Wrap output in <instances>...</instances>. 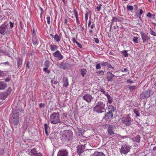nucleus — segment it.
I'll return each instance as SVG.
<instances>
[{
  "label": "nucleus",
  "mask_w": 156,
  "mask_h": 156,
  "mask_svg": "<svg viewBox=\"0 0 156 156\" xmlns=\"http://www.w3.org/2000/svg\"><path fill=\"white\" fill-rule=\"evenodd\" d=\"M61 138L63 142L69 143L73 139V133L70 130H68L62 135Z\"/></svg>",
  "instance_id": "obj_1"
},
{
  "label": "nucleus",
  "mask_w": 156,
  "mask_h": 156,
  "mask_svg": "<svg viewBox=\"0 0 156 156\" xmlns=\"http://www.w3.org/2000/svg\"><path fill=\"white\" fill-rule=\"evenodd\" d=\"M105 106V104L103 102L101 101L98 102L93 108L94 111L98 113L104 112L106 110Z\"/></svg>",
  "instance_id": "obj_2"
},
{
  "label": "nucleus",
  "mask_w": 156,
  "mask_h": 156,
  "mask_svg": "<svg viewBox=\"0 0 156 156\" xmlns=\"http://www.w3.org/2000/svg\"><path fill=\"white\" fill-rule=\"evenodd\" d=\"M49 120L52 124H56L60 123L61 121L60 119V115L59 112H54L50 116Z\"/></svg>",
  "instance_id": "obj_3"
},
{
  "label": "nucleus",
  "mask_w": 156,
  "mask_h": 156,
  "mask_svg": "<svg viewBox=\"0 0 156 156\" xmlns=\"http://www.w3.org/2000/svg\"><path fill=\"white\" fill-rule=\"evenodd\" d=\"M19 112L17 110H14L12 116V123L14 125H17L19 122Z\"/></svg>",
  "instance_id": "obj_4"
},
{
  "label": "nucleus",
  "mask_w": 156,
  "mask_h": 156,
  "mask_svg": "<svg viewBox=\"0 0 156 156\" xmlns=\"http://www.w3.org/2000/svg\"><path fill=\"white\" fill-rule=\"evenodd\" d=\"M154 93V92L153 91L151 90H148L143 92L140 95V98L142 99L147 98L152 95Z\"/></svg>",
  "instance_id": "obj_5"
},
{
  "label": "nucleus",
  "mask_w": 156,
  "mask_h": 156,
  "mask_svg": "<svg viewBox=\"0 0 156 156\" xmlns=\"http://www.w3.org/2000/svg\"><path fill=\"white\" fill-rule=\"evenodd\" d=\"M105 127L107 128V131L108 135L110 136H117V134L115 133L114 131V129H115V126L109 124H106L105 125Z\"/></svg>",
  "instance_id": "obj_6"
},
{
  "label": "nucleus",
  "mask_w": 156,
  "mask_h": 156,
  "mask_svg": "<svg viewBox=\"0 0 156 156\" xmlns=\"http://www.w3.org/2000/svg\"><path fill=\"white\" fill-rule=\"evenodd\" d=\"M130 147L126 144L122 145L121 148L120 150V151L121 154H126L130 151Z\"/></svg>",
  "instance_id": "obj_7"
},
{
  "label": "nucleus",
  "mask_w": 156,
  "mask_h": 156,
  "mask_svg": "<svg viewBox=\"0 0 156 156\" xmlns=\"http://www.w3.org/2000/svg\"><path fill=\"white\" fill-rule=\"evenodd\" d=\"M121 120L123 123L126 126H129L131 124V120L129 115H127L125 117H122Z\"/></svg>",
  "instance_id": "obj_8"
},
{
  "label": "nucleus",
  "mask_w": 156,
  "mask_h": 156,
  "mask_svg": "<svg viewBox=\"0 0 156 156\" xmlns=\"http://www.w3.org/2000/svg\"><path fill=\"white\" fill-rule=\"evenodd\" d=\"M52 55L57 61L60 60L63 58V56L58 50H57L55 52L53 53Z\"/></svg>",
  "instance_id": "obj_9"
},
{
  "label": "nucleus",
  "mask_w": 156,
  "mask_h": 156,
  "mask_svg": "<svg viewBox=\"0 0 156 156\" xmlns=\"http://www.w3.org/2000/svg\"><path fill=\"white\" fill-rule=\"evenodd\" d=\"M83 99L88 103H90L94 97L89 94H84L82 97Z\"/></svg>",
  "instance_id": "obj_10"
},
{
  "label": "nucleus",
  "mask_w": 156,
  "mask_h": 156,
  "mask_svg": "<svg viewBox=\"0 0 156 156\" xmlns=\"http://www.w3.org/2000/svg\"><path fill=\"white\" fill-rule=\"evenodd\" d=\"M85 145L86 144L80 145H78V146L76 147L77 153L79 155V156H80L81 154L83 153L85 150Z\"/></svg>",
  "instance_id": "obj_11"
},
{
  "label": "nucleus",
  "mask_w": 156,
  "mask_h": 156,
  "mask_svg": "<svg viewBox=\"0 0 156 156\" xmlns=\"http://www.w3.org/2000/svg\"><path fill=\"white\" fill-rule=\"evenodd\" d=\"M140 34L143 43H145L146 42H147V41L150 39V38L149 36H148L147 33L146 34L143 31H141L140 32Z\"/></svg>",
  "instance_id": "obj_12"
},
{
  "label": "nucleus",
  "mask_w": 156,
  "mask_h": 156,
  "mask_svg": "<svg viewBox=\"0 0 156 156\" xmlns=\"http://www.w3.org/2000/svg\"><path fill=\"white\" fill-rule=\"evenodd\" d=\"M8 24L6 23L3 24L0 26V34H5L6 30L7 29Z\"/></svg>",
  "instance_id": "obj_13"
},
{
  "label": "nucleus",
  "mask_w": 156,
  "mask_h": 156,
  "mask_svg": "<svg viewBox=\"0 0 156 156\" xmlns=\"http://www.w3.org/2000/svg\"><path fill=\"white\" fill-rule=\"evenodd\" d=\"M17 64V68L20 69L22 66L23 63V59L21 57L18 56L16 58Z\"/></svg>",
  "instance_id": "obj_14"
},
{
  "label": "nucleus",
  "mask_w": 156,
  "mask_h": 156,
  "mask_svg": "<svg viewBox=\"0 0 156 156\" xmlns=\"http://www.w3.org/2000/svg\"><path fill=\"white\" fill-rule=\"evenodd\" d=\"M68 151L67 150H60L58 151L57 156H68Z\"/></svg>",
  "instance_id": "obj_15"
},
{
  "label": "nucleus",
  "mask_w": 156,
  "mask_h": 156,
  "mask_svg": "<svg viewBox=\"0 0 156 156\" xmlns=\"http://www.w3.org/2000/svg\"><path fill=\"white\" fill-rule=\"evenodd\" d=\"M113 116V113L108 112L105 113L104 119L105 120L107 121L108 119H112Z\"/></svg>",
  "instance_id": "obj_16"
},
{
  "label": "nucleus",
  "mask_w": 156,
  "mask_h": 156,
  "mask_svg": "<svg viewBox=\"0 0 156 156\" xmlns=\"http://www.w3.org/2000/svg\"><path fill=\"white\" fill-rule=\"evenodd\" d=\"M115 76L110 72H108L107 73V79L108 82L112 80V78Z\"/></svg>",
  "instance_id": "obj_17"
},
{
  "label": "nucleus",
  "mask_w": 156,
  "mask_h": 156,
  "mask_svg": "<svg viewBox=\"0 0 156 156\" xmlns=\"http://www.w3.org/2000/svg\"><path fill=\"white\" fill-rule=\"evenodd\" d=\"M73 12L74 13V15L76 17V21L77 24L78 25H79L80 24V21L79 19L78 12L76 9L74 7V8L73 9Z\"/></svg>",
  "instance_id": "obj_18"
},
{
  "label": "nucleus",
  "mask_w": 156,
  "mask_h": 156,
  "mask_svg": "<svg viewBox=\"0 0 156 156\" xmlns=\"http://www.w3.org/2000/svg\"><path fill=\"white\" fill-rule=\"evenodd\" d=\"M62 81L63 83V86L65 87H66L69 85L68 79L67 77H63V78L62 79Z\"/></svg>",
  "instance_id": "obj_19"
},
{
  "label": "nucleus",
  "mask_w": 156,
  "mask_h": 156,
  "mask_svg": "<svg viewBox=\"0 0 156 156\" xmlns=\"http://www.w3.org/2000/svg\"><path fill=\"white\" fill-rule=\"evenodd\" d=\"M92 156H105V154L102 152H98L95 151L94 153L92 155Z\"/></svg>",
  "instance_id": "obj_20"
},
{
  "label": "nucleus",
  "mask_w": 156,
  "mask_h": 156,
  "mask_svg": "<svg viewBox=\"0 0 156 156\" xmlns=\"http://www.w3.org/2000/svg\"><path fill=\"white\" fill-rule=\"evenodd\" d=\"M58 66L59 68L60 69H66L67 68L66 66V63L62 62L59 65H58Z\"/></svg>",
  "instance_id": "obj_21"
},
{
  "label": "nucleus",
  "mask_w": 156,
  "mask_h": 156,
  "mask_svg": "<svg viewBox=\"0 0 156 156\" xmlns=\"http://www.w3.org/2000/svg\"><path fill=\"white\" fill-rule=\"evenodd\" d=\"M112 20L114 22H121L123 21V19L121 17H113L112 18Z\"/></svg>",
  "instance_id": "obj_22"
},
{
  "label": "nucleus",
  "mask_w": 156,
  "mask_h": 156,
  "mask_svg": "<svg viewBox=\"0 0 156 156\" xmlns=\"http://www.w3.org/2000/svg\"><path fill=\"white\" fill-rule=\"evenodd\" d=\"M108 112L113 113L115 112V108L112 105H109L108 106Z\"/></svg>",
  "instance_id": "obj_23"
},
{
  "label": "nucleus",
  "mask_w": 156,
  "mask_h": 156,
  "mask_svg": "<svg viewBox=\"0 0 156 156\" xmlns=\"http://www.w3.org/2000/svg\"><path fill=\"white\" fill-rule=\"evenodd\" d=\"M141 137L139 135L136 136L133 139V141L135 142L139 143L140 142Z\"/></svg>",
  "instance_id": "obj_24"
},
{
  "label": "nucleus",
  "mask_w": 156,
  "mask_h": 156,
  "mask_svg": "<svg viewBox=\"0 0 156 156\" xmlns=\"http://www.w3.org/2000/svg\"><path fill=\"white\" fill-rule=\"evenodd\" d=\"M79 71L80 72V74L83 77H84L87 72V69L85 68L83 69H80Z\"/></svg>",
  "instance_id": "obj_25"
},
{
  "label": "nucleus",
  "mask_w": 156,
  "mask_h": 156,
  "mask_svg": "<svg viewBox=\"0 0 156 156\" xmlns=\"http://www.w3.org/2000/svg\"><path fill=\"white\" fill-rule=\"evenodd\" d=\"M7 85L2 82H0V90H4L7 87Z\"/></svg>",
  "instance_id": "obj_26"
},
{
  "label": "nucleus",
  "mask_w": 156,
  "mask_h": 156,
  "mask_svg": "<svg viewBox=\"0 0 156 156\" xmlns=\"http://www.w3.org/2000/svg\"><path fill=\"white\" fill-rule=\"evenodd\" d=\"M8 95L5 93V92L1 93L0 94V98L2 100H5Z\"/></svg>",
  "instance_id": "obj_27"
},
{
  "label": "nucleus",
  "mask_w": 156,
  "mask_h": 156,
  "mask_svg": "<svg viewBox=\"0 0 156 156\" xmlns=\"http://www.w3.org/2000/svg\"><path fill=\"white\" fill-rule=\"evenodd\" d=\"M72 41L73 43H76L79 48H82V45L80 44L76 40L75 38H72Z\"/></svg>",
  "instance_id": "obj_28"
},
{
  "label": "nucleus",
  "mask_w": 156,
  "mask_h": 156,
  "mask_svg": "<svg viewBox=\"0 0 156 156\" xmlns=\"http://www.w3.org/2000/svg\"><path fill=\"white\" fill-rule=\"evenodd\" d=\"M50 48L52 51H54L58 49V46L56 45L51 44L50 46Z\"/></svg>",
  "instance_id": "obj_29"
},
{
  "label": "nucleus",
  "mask_w": 156,
  "mask_h": 156,
  "mask_svg": "<svg viewBox=\"0 0 156 156\" xmlns=\"http://www.w3.org/2000/svg\"><path fill=\"white\" fill-rule=\"evenodd\" d=\"M54 40L57 42H59L61 40L60 37L57 34L54 36Z\"/></svg>",
  "instance_id": "obj_30"
},
{
  "label": "nucleus",
  "mask_w": 156,
  "mask_h": 156,
  "mask_svg": "<svg viewBox=\"0 0 156 156\" xmlns=\"http://www.w3.org/2000/svg\"><path fill=\"white\" fill-rule=\"evenodd\" d=\"M128 88L130 91H132L136 89V86H129Z\"/></svg>",
  "instance_id": "obj_31"
},
{
  "label": "nucleus",
  "mask_w": 156,
  "mask_h": 156,
  "mask_svg": "<svg viewBox=\"0 0 156 156\" xmlns=\"http://www.w3.org/2000/svg\"><path fill=\"white\" fill-rule=\"evenodd\" d=\"M30 153H31V156L35 155L37 153V150L35 148L32 149L30 151Z\"/></svg>",
  "instance_id": "obj_32"
},
{
  "label": "nucleus",
  "mask_w": 156,
  "mask_h": 156,
  "mask_svg": "<svg viewBox=\"0 0 156 156\" xmlns=\"http://www.w3.org/2000/svg\"><path fill=\"white\" fill-rule=\"evenodd\" d=\"M107 98L108 100V103L110 104H111L113 101L112 98L110 95L107 96Z\"/></svg>",
  "instance_id": "obj_33"
},
{
  "label": "nucleus",
  "mask_w": 156,
  "mask_h": 156,
  "mask_svg": "<svg viewBox=\"0 0 156 156\" xmlns=\"http://www.w3.org/2000/svg\"><path fill=\"white\" fill-rule=\"evenodd\" d=\"M33 44L36 45H37L38 43V41L36 37L33 38L32 39Z\"/></svg>",
  "instance_id": "obj_34"
},
{
  "label": "nucleus",
  "mask_w": 156,
  "mask_h": 156,
  "mask_svg": "<svg viewBox=\"0 0 156 156\" xmlns=\"http://www.w3.org/2000/svg\"><path fill=\"white\" fill-rule=\"evenodd\" d=\"M127 51L124 50L121 51V52L123 54V56L124 57H128V54L127 52Z\"/></svg>",
  "instance_id": "obj_35"
},
{
  "label": "nucleus",
  "mask_w": 156,
  "mask_h": 156,
  "mask_svg": "<svg viewBox=\"0 0 156 156\" xmlns=\"http://www.w3.org/2000/svg\"><path fill=\"white\" fill-rule=\"evenodd\" d=\"M50 62L48 60L45 61L44 62V66L46 67H47V68L50 66Z\"/></svg>",
  "instance_id": "obj_36"
},
{
  "label": "nucleus",
  "mask_w": 156,
  "mask_h": 156,
  "mask_svg": "<svg viewBox=\"0 0 156 156\" xmlns=\"http://www.w3.org/2000/svg\"><path fill=\"white\" fill-rule=\"evenodd\" d=\"M96 73L99 76H103L104 74V72L102 70L97 71L96 72Z\"/></svg>",
  "instance_id": "obj_37"
},
{
  "label": "nucleus",
  "mask_w": 156,
  "mask_h": 156,
  "mask_svg": "<svg viewBox=\"0 0 156 156\" xmlns=\"http://www.w3.org/2000/svg\"><path fill=\"white\" fill-rule=\"evenodd\" d=\"M11 91H12L11 88L10 87H9L8 88V89L6 90V92H5V93L6 94H7L8 95H9L10 94Z\"/></svg>",
  "instance_id": "obj_38"
},
{
  "label": "nucleus",
  "mask_w": 156,
  "mask_h": 156,
  "mask_svg": "<svg viewBox=\"0 0 156 156\" xmlns=\"http://www.w3.org/2000/svg\"><path fill=\"white\" fill-rule=\"evenodd\" d=\"M77 129L79 132V135L80 136L83 135V131L82 129H81L80 128H78Z\"/></svg>",
  "instance_id": "obj_39"
},
{
  "label": "nucleus",
  "mask_w": 156,
  "mask_h": 156,
  "mask_svg": "<svg viewBox=\"0 0 156 156\" xmlns=\"http://www.w3.org/2000/svg\"><path fill=\"white\" fill-rule=\"evenodd\" d=\"M133 112L136 115V116H140L139 112V111H137V110L134 109L133 110Z\"/></svg>",
  "instance_id": "obj_40"
},
{
  "label": "nucleus",
  "mask_w": 156,
  "mask_h": 156,
  "mask_svg": "<svg viewBox=\"0 0 156 156\" xmlns=\"http://www.w3.org/2000/svg\"><path fill=\"white\" fill-rule=\"evenodd\" d=\"M127 9L128 10L132 11L133 9V7L132 5H127Z\"/></svg>",
  "instance_id": "obj_41"
},
{
  "label": "nucleus",
  "mask_w": 156,
  "mask_h": 156,
  "mask_svg": "<svg viewBox=\"0 0 156 156\" xmlns=\"http://www.w3.org/2000/svg\"><path fill=\"white\" fill-rule=\"evenodd\" d=\"M89 12H87L85 15V20L86 22V25H87V20L88 19V15L89 14Z\"/></svg>",
  "instance_id": "obj_42"
},
{
  "label": "nucleus",
  "mask_w": 156,
  "mask_h": 156,
  "mask_svg": "<svg viewBox=\"0 0 156 156\" xmlns=\"http://www.w3.org/2000/svg\"><path fill=\"white\" fill-rule=\"evenodd\" d=\"M150 33L151 35L154 36H156V32H154L151 28H150Z\"/></svg>",
  "instance_id": "obj_43"
},
{
  "label": "nucleus",
  "mask_w": 156,
  "mask_h": 156,
  "mask_svg": "<svg viewBox=\"0 0 156 156\" xmlns=\"http://www.w3.org/2000/svg\"><path fill=\"white\" fill-rule=\"evenodd\" d=\"M138 37H134L133 39V41L135 43H138Z\"/></svg>",
  "instance_id": "obj_44"
},
{
  "label": "nucleus",
  "mask_w": 156,
  "mask_h": 156,
  "mask_svg": "<svg viewBox=\"0 0 156 156\" xmlns=\"http://www.w3.org/2000/svg\"><path fill=\"white\" fill-rule=\"evenodd\" d=\"M43 71L45 73H47L48 74L50 73V71L48 70V68L47 67H45L43 69Z\"/></svg>",
  "instance_id": "obj_45"
},
{
  "label": "nucleus",
  "mask_w": 156,
  "mask_h": 156,
  "mask_svg": "<svg viewBox=\"0 0 156 156\" xmlns=\"http://www.w3.org/2000/svg\"><path fill=\"white\" fill-rule=\"evenodd\" d=\"M51 82L52 83L54 84H57L58 82L57 81H55L54 78H53L51 80Z\"/></svg>",
  "instance_id": "obj_46"
},
{
  "label": "nucleus",
  "mask_w": 156,
  "mask_h": 156,
  "mask_svg": "<svg viewBox=\"0 0 156 156\" xmlns=\"http://www.w3.org/2000/svg\"><path fill=\"white\" fill-rule=\"evenodd\" d=\"M44 127L45 130H48V129H49V126H48V124L46 123L44 124Z\"/></svg>",
  "instance_id": "obj_47"
},
{
  "label": "nucleus",
  "mask_w": 156,
  "mask_h": 156,
  "mask_svg": "<svg viewBox=\"0 0 156 156\" xmlns=\"http://www.w3.org/2000/svg\"><path fill=\"white\" fill-rule=\"evenodd\" d=\"M109 62H103L101 64V65L102 66H105L108 65Z\"/></svg>",
  "instance_id": "obj_48"
},
{
  "label": "nucleus",
  "mask_w": 156,
  "mask_h": 156,
  "mask_svg": "<svg viewBox=\"0 0 156 156\" xmlns=\"http://www.w3.org/2000/svg\"><path fill=\"white\" fill-rule=\"evenodd\" d=\"M46 20L47 23L48 24H49L50 23V18L49 16H48L46 18Z\"/></svg>",
  "instance_id": "obj_49"
},
{
  "label": "nucleus",
  "mask_w": 156,
  "mask_h": 156,
  "mask_svg": "<svg viewBox=\"0 0 156 156\" xmlns=\"http://www.w3.org/2000/svg\"><path fill=\"white\" fill-rule=\"evenodd\" d=\"M2 64H5V65H6L8 66H9L10 65V63L9 62H2V63H0V64L1 65Z\"/></svg>",
  "instance_id": "obj_50"
},
{
  "label": "nucleus",
  "mask_w": 156,
  "mask_h": 156,
  "mask_svg": "<svg viewBox=\"0 0 156 156\" xmlns=\"http://www.w3.org/2000/svg\"><path fill=\"white\" fill-rule=\"evenodd\" d=\"M101 6H102V5L100 4L99 6H98L96 7V9L98 11H100V10L101 8Z\"/></svg>",
  "instance_id": "obj_51"
},
{
  "label": "nucleus",
  "mask_w": 156,
  "mask_h": 156,
  "mask_svg": "<svg viewBox=\"0 0 156 156\" xmlns=\"http://www.w3.org/2000/svg\"><path fill=\"white\" fill-rule=\"evenodd\" d=\"M96 68L97 69H100L101 68V66L100 64H96Z\"/></svg>",
  "instance_id": "obj_52"
},
{
  "label": "nucleus",
  "mask_w": 156,
  "mask_h": 156,
  "mask_svg": "<svg viewBox=\"0 0 156 156\" xmlns=\"http://www.w3.org/2000/svg\"><path fill=\"white\" fill-rule=\"evenodd\" d=\"M45 104L41 103L39 105V106L40 108H44V107Z\"/></svg>",
  "instance_id": "obj_53"
},
{
  "label": "nucleus",
  "mask_w": 156,
  "mask_h": 156,
  "mask_svg": "<svg viewBox=\"0 0 156 156\" xmlns=\"http://www.w3.org/2000/svg\"><path fill=\"white\" fill-rule=\"evenodd\" d=\"M55 135V134L54 133H52L50 135V137L51 138L54 139V138H55V137L54 136Z\"/></svg>",
  "instance_id": "obj_54"
},
{
  "label": "nucleus",
  "mask_w": 156,
  "mask_h": 156,
  "mask_svg": "<svg viewBox=\"0 0 156 156\" xmlns=\"http://www.w3.org/2000/svg\"><path fill=\"white\" fill-rule=\"evenodd\" d=\"M9 24H10V27L11 28H12L13 27H14V23L12 22L11 21H10L9 22Z\"/></svg>",
  "instance_id": "obj_55"
},
{
  "label": "nucleus",
  "mask_w": 156,
  "mask_h": 156,
  "mask_svg": "<svg viewBox=\"0 0 156 156\" xmlns=\"http://www.w3.org/2000/svg\"><path fill=\"white\" fill-rule=\"evenodd\" d=\"M5 75V74L4 72L0 71V76H4Z\"/></svg>",
  "instance_id": "obj_56"
},
{
  "label": "nucleus",
  "mask_w": 156,
  "mask_h": 156,
  "mask_svg": "<svg viewBox=\"0 0 156 156\" xmlns=\"http://www.w3.org/2000/svg\"><path fill=\"white\" fill-rule=\"evenodd\" d=\"M147 16L148 17L150 18V17H151L152 16H154V15H152L151 14V13L150 12H148L147 15Z\"/></svg>",
  "instance_id": "obj_57"
},
{
  "label": "nucleus",
  "mask_w": 156,
  "mask_h": 156,
  "mask_svg": "<svg viewBox=\"0 0 156 156\" xmlns=\"http://www.w3.org/2000/svg\"><path fill=\"white\" fill-rule=\"evenodd\" d=\"M11 80V77H8L7 78H6L5 80V82H8L9 81Z\"/></svg>",
  "instance_id": "obj_58"
},
{
  "label": "nucleus",
  "mask_w": 156,
  "mask_h": 156,
  "mask_svg": "<svg viewBox=\"0 0 156 156\" xmlns=\"http://www.w3.org/2000/svg\"><path fill=\"white\" fill-rule=\"evenodd\" d=\"M94 41L95 43H99V40L98 39V38H94Z\"/></svg>",
  "instance_id": "obj_59"
},
{
  "label": "nucleus",
  "mask_w": 156,
  "mask_h": 156,
  "mask_svg": "<svg viewBox=\"0 0 156 156\" xmlns=\"http://www.w3.org/2000/svg\"><path fill=\"white\" fill-rule=\"evenodd\" d=\"M64 23L65 24H66L67 25H69V24H68V20L67 19H64Z\"/></svg>",
  "instance_id": "obj_60"
},
{
  "label": "nucleus",
  "mask_w": 156,
  "mask_h": 156,
  "mask_svg": "<svg viewBox=\"0 0 156 156\" xmlns=\"http://www.w3.org/2000/svg\"><path fill=\"white\" fill-rule=\"evenodd\" d=\"M108 67L109 68L113 69L114 67L112 66L111 64H110L109 63H108Z\"/></svg>",
  "instance_id": "obj_61"
},
{
  "label": "nucleus",
  "mask_w": 156,
  "mask_h": 156,
  "mask_svg": "<svg viewBox=\"0 0 156 156\" xmlns=\"http://www.w3.org/2000/svg\"><path fill=\"white\" fill-rule=\"evenodd\" d=\"M35 156H42V154L40 153H37L36 154V155H35Z\"/></svg>",
  "instance_id": "obj_62"
},
{
  "label": "nucleus",
  "mask_w": 156,
  "mask_h": 156,
  "mask_svg": "<svg viewBox=\"0 0 156 156\" xmlns=\"http://www.w3.org/2000/svg\"><path fill=\"white\" fill-rule=\"evenodd\" d=\"M30 62H27L26 65V67H27L28 69H29L30 66H29Z\"/></svg>",
  "instance_id": "obj_63"
},
{
  "label": "nucleus",
  "mask_w": 156,
  "mask_h": 156,
  "mask_svg": "<svg viewBox=\"0 0 156 156\" xmlns=\"http://www.w3.org/2000/svg\"><path fill=\"white\" fill-rule=\"evenodd\" d=\"M100 91L102 93H103L105 91V90L102 88H101L100 89Z\"/></svg>",
  "instance_id": "obj_64"
}]
</instances>
